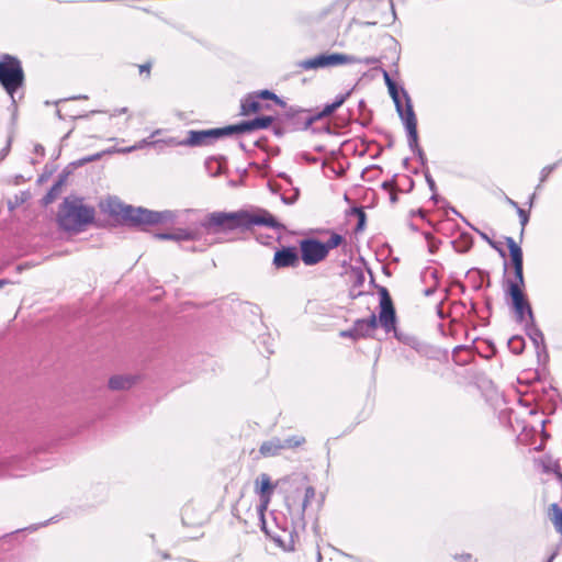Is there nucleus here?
I'll return each mask as SVG.
<instances>
[{
  "label": "nucleus",
  "instance_id": "1",
  "mask_svg": "<svg viewBox=\"0 0 562 562\" xmlns=\"http://www.w3.org/2000/svg\"><path fill=\"white\" fill-rule=\"evenodd\" d=\"M263 225L272 228H281L276 218L266 210L257 213L248 211L237 212H213L205 216L198 226L181 228L173 233L175 240H201L204 233H218L235 229H249L252 226Z\"/></svg>",
  "mask_w": 562,
  "mask_h": 562
},
{
  "label": "nucleus",
  "instance_id": "2",
  "mask_svg": "<svg viewBox=\"0 0 562 562\" xmlns=\"http://www.w3.org/2000/svg\"><path fill=\"white\" fill-rule=\"evenodd\" d=\"M315 495V488L311 485L296 486L293 493L286 495L285 505L291 516L290 526L283 514L274 510L270 513L272 522H268V526L271 528V532L266 535L284 551L295 549L299 539L296 529L305 527L304 513Z\"/></svg>",
  "mask_w": 562,
  "mask_h": 562
},
{
  "label": "nucleus",
  "instance_id": "3",
  "mask_svg": "<svg viewBox=\"0 0 562 562\" xmlns=\"http://www.w3.org/2000/svg\"><path fill=\"white\" fill-rule=\"evenodd\" d=\"M380 295L379 318L375 314H371L368 318H359L353 322L356 335L360 338L372 337L378 323L386 334L391 331L396 334V314L390 294L385 288H381Z\"/></svg>",
  "mask_w": 562,
  "mask_h": 562
},
{
  "label": "nucleus",
  "instance_id": "4",
  "mask_svg": "<svg viewBox=\"0 0 562 562\" xmlns=\"http://www.w3.org/2000/svg\"><path fill=\"white\" fill-rule=\"evenodd\" d=\"M94 214V209L83 204L82 199L67 196L59 206L57 222L64 231L80 232L93 221Z\"/></svg>",
  "mask_w": 562,
  "mask_h": 562
},
{
  "label": "nucleus",
  "instance_id": "5",
  "mask_svg": "<svg viewBox=\"0 0 562 562\" xmlns=\"http://www.w3.org/2000/svg\"><path fill=\"white\" fill-rule=\"evenodd\" d=\"M25 82L24 70L19 58L3 54L0 56V86L11 99V108L16 111L15 95Z\"/></svg>",
  "mask_w": 562,
  "mask_h": 562
},
{
  "label": "nucleus",
  "instance_id": "6",
  "mask_svg": "<svg viewBox=\"0 0 562 562\" xmlns=\"http://www.w3.org/2000/svg\"><path fill=\"white\" fill-rule=\"evenodd\" d=\"M505 241L509 249L515 274L514 279L507 280L506 293L510 296L514 307L527 302L522 291L525 285L522 250L513 237H505Z\"/></svg>",
  "mask_w": 562,
  "mask_h": 562
},
{
  "label": "nucleus",
  "instance_id": "7",
  "mask_svg": "<svg viewBox=\"0 0 562 562\" xmlns=\"http://www.w3.org/2000/svg\"><path fill=\"white\" fill-rule=\"evenodd\" d=\"M121 215L124 221L134 226L156 225L162 223H173L178 216L177 211H150L143 207H133L131 205L122 206Z\"/></svg>",
  "mask_w": 562,
  "mask_h": 562
},
{
  "label": "nucleus",
  "instance_id": "8",
  "mask_svg": "<svg viewBox=\"0 0 562 562\" xmlns=\"http://www.w3.org/2000/svg\"><path fill=\"white\" fill-rule=\"evenodd\" d=\"M314 122L315 116L307 110L290 106L277 119V123L273 125L272 130L277 136H282L286 133L304 131Z\"/></svg>",
  "mask_w": 562,
  "mask_h": 562
},
{
  "label": "nucleus",
  "instance_id": "9",
  "mask_svg": "<svg viewBox=\"0 0 562 562\" xmlns=\"http://www.w3.org/2000/svg\"><path fill=\"white\" fill-rule=\"evenodd\" d=\"M357 61V57L342 53L319 54L312 58L301 60L299 67L304 70L337 67L341 65H351Z\"/></svg>",
  "mask_w": 562,
  "mask_h": 562
},
{
  "label": "nucleus",
  "instance_id": "10",
  "mask_svg": "<svg viewBox=\"0 0 562 562\" xmlns=\"http://www.w3.org/2000/svg\"><path fill=\"white\" fill-rule=\"evenodd\" d=\"M255 483H256L257 493H258L259 499H260V503L257 507V512L259 514L261 530L265 533L270 535L271 528L268 526V520L265 516V512L267 510V508L271 502V496L273 493L274 485L271 483V479L267 473H261L256 479Z\"/></svg>",
  "mask_w": 562,
  "mask_h": 562
},
{
  "label": "nucleus",
  "instance_id": "11",
  "mask_svg": "<svg viewBox=\"0 0 562 562\" xmlns=\"http://www.w3.org/2000/svg\"><path fill=\"white\" fill-rule=\"evenodd\" d=\"M231 135H234L233 125L202 131L191 130L188 132V137L184 143L188 144L189 147H201L211 145L217 139Z\"/></svg>",
  "mask_w": 562,
  "mask_h": 562
},
{
  "label": "nucleus",
  "instance_id": "12",
  "mask_svg": "<svg viewBox=\"0 0 562 562\" xmlns=\"http://www.w3.org/2000/svg\"><path fill=\"white\" fill-rule=\"evenodd\" d=\"M301 259L306 266H314L323 261L328 254L325 245L314 238H305L300 241Z\"/></svg>",
  "mask_w": 562,
  "mask_h": 562
},
{
  "label": "nucleus",
  "instance_id": "13",
  "mask_svg": "<svg viewBox=\"0 0 562 562\" xmlns=\"http://www.w3.org/2000/svg\"><path fill=\"white\" fill-rule=\"evenodd\" d=\"M407 120L405 130L407 133V143L409 149L417 156L420 165L426 170L427 167V158L424 150L418 145V133H417V119L413 116L412 113H407Z\"/></svg>",
  "mask_w": 562,
  "mask_h": 562
},
{
  "label": "nucleus",
  "instance_id": "14",
  "mask_svg": "<svg viewBox=\"0 0 562 562\" xmlns=\"http://www.w3.org/2000/svg\"><path fill=\"white\" fill-rule=\"evenodd\" d=\"M387 89H389V93L395 104L396 112L405 126L406 120H407V116H406L407 113H412L413 116H416L414 109H413L411 97L408 95V93L405 89H402V94L405 99V106H404L401 101L400 92H398L396 83L389 86Z\"/></svg>",
  "mask_w": 562,
  "mask_h": 562
},
{
  "label": "nucleus",
  "instance_id": "15",
  "mask_svg": "<svg viewBox=\"0 0 562 562\" xmlns=\"http://www.w3.org/2000/svg\"><path fill=\"white\" fill-rule=\"evenodd\" d=\"M273 265L276 268H295L300 265V257L294 247H283L277 250L273 256Z\"/></svg>",
  "mask_w": 562,
  "mask_h": 562
},
{
  "label": "nucleus",
  "instance_id": "16",
  "mask_svg": "<svg viewBox=\"0 0 562 562\" xmlns=\"http://www.w3.org/2000/svg\"><path fill=\"white\" fill-rule=\"evenodd\" d=\"M525 330L536 348L537 356L540 357L541 353H544L547 356L544 335L541 331V329L536 325L535 319L526 322Z\"/></svg>",
  "mask_w": 562,
  "mask_h": 562
},
{
  "label": "nucleus",
  "instance_id": "17",
  "mask_svg": "<svg viewBox=\"0 0 562 562\" xmlns=\"http://www.w3.org/2000/svg\"><path fill=\"white\" fill-rule=\"evenodd\" d=\"M272 122H273L272 116L256 117L254 120L245 121V122L233 125V131H234V134L248 133V132L256 131V130L267 128L268 126H270L272 124Z\"/></svg>",
  "mask_w": 562,
  "mask_h": 562
},
{
  "label": "nucleus",
  "instance_id": "18",
  "mask_svg": "<svg viewBox=\"0 0 562 562\" xmlns=\"http://www.w3.org/2000/svg\"><path fill=\"white\" fill-rule=\"evenodd\" d=\"M263 109L261 101L255 93L248 94L246 98L241 100L240 103V114L249 115L250 113H257Z\"/></svg>",
  "mask_w": 562,
  "mask_h": 562
},
{
  "label": "nucleus",
  "instance_id": "19",
  "mask_svg": "<svg viewBox=\"0 0 562 562\" xmlns=\"http://www.w3.org/2000/svg\"><path fill=\"white\" fill-rule=\"evenodd\" d=\"M282 450L281 439L277 437L263 441L259 448L260 454L265 458L278 456Z\"/></svg>",
  "mask_w": 562,
  "mask_h": 562
},
{
  "label": "nucleus",
  "instance_id": "20",
  "mask_svg": "<svg viewBox=\"0 0 562 562\" xmlns=\"http://www.w3.org/2000/svg\"><path fill=\"white\" fill-rule=\"evenodd\" d=\"M423 280H424V282L429 284L424 290V295L425 296L432 295L436 292L437 286L439 284L438 271L436 269H432V268H427L423 272Z\"/></svg>",
  "mask_w": 562,
  "mask_h": 562
},
{
  "label": "nucleus",
  "instance_id": "21",
  "mask_svg": "<svg viewBox=\"0 0 562 562\" xmlns=\"http://www.w3.org/2000/svg\"><path fill=\"white\" fill-rule=\"evenodd\" d=\"M135 383L132 375H114L109 380V387L114 391L127 390Z\"/></svg>",
  "mask_w": 562,
  "mask_h": 562
},
{
  "label": "nucleus",
  "instance_id": "22",
  "mask_svg": "<svg viewBox=\"0 0 562 562\" xmlns=\"http://www.w3.org/2000/svg\"><path fill=\"white\" fill-rule=\"evenodd\" d=\"M513 308L515 312L516 321L518 323H522L525 321L530 322L535 319L532 308L528 301L519 304V306H514Z\"/></svg>",
  "mask_w": 562,
  "mask_h": 562
},
{
  "label": "nucleus",
  "instance_id": "23",
  "mask_svg": "<svg viewBox=\"0 0 562 562\" xmlns=\"http://www.w3.org/2000/svg\"><path fill=\"white\" fill-rule=\"evenodd\" d=\"M161 133V130H156L154 131L149 137L147 138H144L139 142H137L136 144H134L133 146H130V147H125V148H121V149H117L119 153H123V154H126V153H132L134 150H139V149H143L147 146H151L155 144V136L156 135H159Z\"/></svg>",
  "mask_w": 562,
  "mask_h": 562
},
{
  "label": "nucleus",
  "instance_id": "24",
  "mask_svg": "<svg viewBox=\"0 0 562 562\" xmlns=\"http://www.w3.org/2000/svg\"><path fill=\"white\" fill-rule=\"evenodd\" d=\"M508 348L515 355L521 353L525 348V339L521 336L512 337L508 340Z\"/></svg>",
  "mask_w": 562,
  "mask_h": 562
},
{
  "label": "nucleus",
  "instance_id": "25",
  "mask_svg": "<svg viewBox=\"0 0 562 562\" xmlns=\"http://www.w3.org/2000/svg\"><path fill=\"white\" fill-rule=\"evenodd\" d=\"M63 183H64V180L59 179L57 182H55L52 186L49 191L44 196L45 204H48V203L53 202L57 198V195L59 194V192L61 190Z\"/></svg>",
  "mask_w": 562,
  "mask_h": 562
},
{
  "label": "nucleus",
  "instance_id": "26",
  "mask_svg": "<svg viewBox=\"0 0 562 562\" xmlns=\"http://www.w3.org/2000/svg\"><path fill=\"white\" fill-rule=\"evenodd\" d=\"M351 213L355 214L358 220L357 226L355 228L356 233L362 232L364 229L366 220H367L366 212L361 207H353L351 210Z\"/></svg>",
  "mask_w": 562,
  "mask_h": 562
},
{
  "label": "nucleus",
  "instance_id": "27",
  "mask_svg": "<svg viewBox=\"0 0 562 562\" xmlns=\"http://www.w3.org/2000/svg\"><path fill=\"white\" fill-rule=\"evenodd\" d=\"M305 442V438L303 436H291L284 440H281V445L283 449L297 448Z\"/></svg>",
  "mask_w": 562,
  "mask_h": 562
},
{
  "label": "nucleus",
  "instance_id": "28",
  "mask_svg": "<svg viewBox=\"0 0 562 562\" xmlns=\"http://www.w3.org/2000/svg\"><path fill=\"white\" fill-rule=\"evenodd\" d=\"M256 97L261 101L263 100H273L277 104L281 105L282 108H285V102L281 100L276 93L269 91V90H261L258 93H255Z\"/></svg>",
  "mask_w": 562,
  "mask_h": 562
},
{
  "label": "nucleus",
  "instance_id": "29",
  "mask_svg": "<svg viewBox=\"0 0 562 562\" xmlns=\"http://www.w3.org/2000/svg\"><path fill=\"white\" fill-rule=\"evenodd\" d=\"M344 238L341 235L337 233H333L330 237L327 239V241L323 243L326 248V252L329 254V251L336 247H338L342 243Z\"/></svg>",
  "mask_w": 562,
  "mask_h": 562
},
{
  "label": "nucleus",
  "instance_id": "30",
  "mask_svg": "<svg viewBox=\"0 0 562 562\" xmlns=\"http://www.w3.org/2000/svg\"><path fill=\"white\" fill-rule=\"evenodd\" d=\"M559 166H560V165H559V162H558V161H555V162H553V164H551V165H548V166H546V167H543V168L541 169V171H540V182H539V184L537 186V189H540L541 184H542L543 182H546V181H547V179L549 178V176H550V175H551V173H552V172H553V171H554Z\"/></svg>",
  "mask_w": 562,
  "mask_h": 562
},
{
  "label": "nucleus",
  "instance_id": "31",
  "mask_svg": "<svg viewBox=\"0 0 562 562\" xmlns=\"http://www.w3.org/2000/svg\"><path fill=\"white\" fill-rule=\"evenodd\" d=\"M424 176H425V179H426L429 190L432 192L431 200L437 202L438 195L436 193L437 192L436 182L432 179L428 168H426V170H424Z\"/></svg>",
  "mask_w": 562,
  "mask_h": 562
},
{
  "label": "nucleus",
  "instance_id": "32",
  "mask_svg": "<svg viewBox=\"0 0 562 562\" xmlns=\"http://www.w3.org/2000/svg\"><path fill=\"white\" fill-rule=\"evenodd\" d=\"M551 512V520L553 522V526H558L560 522H562V509L557 503L551 504L550 506Z\"/></svg>",
  "mask_w": 562,
  "mask_h": 562
},
{
  "label": "nucleus",
  "instance_id": "33",
  "mask_svg": "<svg viewBox=\"0 0 562 562\" xmlns=\"http://www.w3.org/2000/svg\"><path fill=\"white\" fill-rule=\"evenodd\" d=\"M551 512V520L553 522V526H558L560 522H562V509L557 503L551 504L550 506Z\"/></svg>",
  "mask_w": 562,
  "mask_h": 562
},
{
  "label": "nucleus",
  "instance_id": "34",
  "mask_svg": "<svg viewBox=\"0 0 562 562\" xmlns=\"http://www.w3.org/2000/svg\"><path fill=\"white\" fill-rule=\"evenodd\" d=\"M475 231L477 232V234L480 235V237H481L483 240H485V241H486V243H487L492 248H494L495 250H497V251H498V254H499V256H501V257H503V258H504V257L506 256V254H505L504 249L499 248V247L497 246L496 241H494L492 238H490V237L487 236V234H485L484 232H481V231H479V229H475Z\"/></svg>",
  "mask_w": 562,
  "mask_h": 562
},
{
  "label": "nucleus",
  "instance_id": "35",
  "mask_svg": "<svg viewBox=\"0 0 562 562\" xmlns=\"http://www.w3.org/2000/svg\"><path fill=\"white\" fill-rule=\"evenodd\" d=\"M338 108L336 106V104L333 102V103H329V104H326L324 106V109L316 113V114H313V116H315V121L318 120V119H322L324 116H328L330 115L331 113H334Z\"/></svg>",
  "mask_w": 562,
  "mask_h": 562
},
{
  "label": "nucleus",
  "instance_id": "36",
  "mask_svg": "<svg viewBox=\"0 0 562 562\" xmlns=\"http://www.w3.org/2000/svg\"><path fill=\"white\" fill-rule=\"evenodd\" d=\"M517 214L519 216V221H520V225H521V233L520 234L522 235L524 232H525V226L529 222V213L520 207V209H518Z\"/></svg>",
  "mask_w": 562,
  "mask_h": 562
},
{
  "label": "nucleus",
  "instance_id": "37",
  "mask_svg": "<svg viewBox=\"0 0 562 562\" xmlns=\"http://www.w3.org/2000/svg\"><path fill=\"white\" fill-rule=\"evenodd\" d=\"M164 140L166 143L167 148L168 147H177V146H188V144L184 143L186 139H178L176 137H168V138H165Z\"/></svg>",
  "mask_w": 562,
  "mask_h": 562
},
{
  "label": "nucleus",
  "instance_id": "38",
  "mask_svg": "<svg viewBox=\"0 0 562 562\" xmlns=\"http://www.w3.org/2000/svg\"><path fill=\"white\" fill-rule=\"evenodd\" d=\"M379 63V59L376 57H366V58H357V61L355 64H364L368 66H374Z\"/></svg>",
  "mask_w": 562,
  "mask_h": 562
},
{
  "label": "nucleus",
  "instance_id": "39",
  "mask_svg": "<svg viewBox=\"0 0 562 562\" xmlns=\"http://www.w3.org/2000/svg\"><path fill=\"white\" fill-rule=\"evenodd\" d=\"M340 336L341 337H347V338H352L355 340L360 339V337H358V335H356L355 325H352V327L350 329H348V330H342L340 333Z\"/></svg>",
  "mask_w": 562,
  "mask_h": 562
},
{
  "label": "nucleus",
  "instance_id": "40",
  "mask_svg": "<svg viewBox=\"0 0 562 562\" xmlns=\"http://www.w3.org/2000/svg\"><path fill=\"white\" fill-rule=\"evenodd\" d=\"M153 147L157 150V153H164L167 149L164 139H155V144L153 145Z\"/></svg>",
  "mask_w": 562,
  "mask_h": 562
},
{
  "label": "nucleus",
  "instance_id": "41",
  "mask_svg": "<svg viewBox=\"0 0 562 562\" xmlns=\"http://www.w3.org/2000/svg\"><path fill=\"white\" fill-rule=\"evenodd\" d=\"M457 562H477L475 559L472 558L471 554L465 553L461 555L456 557Z\"/></svg>",
  "mask_w": 562,
  "mask_h": 562
},
{
  "label": "nucleus",
  "instance_id": "42",
  "mask_svg": "<svg viewBox=\"0 0 562 562\" xmlns=\"http://www.w3.org/2000/svg\"><path fill=\"white\" fill-rule=\"evenodd\" d=\"M349 94H350V92L337 95L335 101H334L336 106L339 108L346 101V99L349 97Z\"/></svg>",
  "mask_w": 562,
  "mask_h": 562
},
{
  "label": "nucleus",
  "instance_id": "43",
  "mask_svg": "<svg viewBox=\"0 0 562 562\" xmlns=\"http://www.w3.org/2000/svg\"><path fill=\"white\" fill-rule=\"evenodd\" d=\"M158 239L175 240L173 233H160L155 235Z\"/></svg>",
  "mask_w": 562,
  "mask_h": 562
},
{
  "label": "nucleus",
  "instance_id": "44",
  "mask_svg": "<svg viewBox=\"0 0 562 562\" xmlns=\"http://www.w3.org/2000/svg\"><path fill=\"white\" fill-rule=\"evenodd\" d=\"M382 75H383V79H384L386 87L395 83L393 81V79L391 78L390 74L385 69H382Z\"/></svg>",
  "mask_w": 562,
  "mask_h": 562
},
{
  "label": "nucleus",
  "instance_id": "45",
  "mask_svg": "<svg viewBox=\"0 0 562 562\" xmlns=\"http://www.w3.org/2000/svg\"><path fill=\"white\" fill-rule=\"evenodd\" d=\"M445 299H446V296H445L443 299H441V300L439 301V303L437 304V306H436L437 315H438V317H440V318H445V317H446V315H445V313H443V311H442V305H443V301H445Z\"/></svg>",
  "mask_w": 562,
  "mask_h": 562
},
{
  "label": "nucleus",
  "instance_id": "46",
  "mask_svg": "<svg viewBox=\"0 0 562 562\" xmlns=\"http://www.w3.org/2000/svg\"><path fill=\"white\" fill-rule=\"evenodd\" d=\"M382 188L386 191H393L395 190V182L393 180L391 181H384L382 183Z\"/></svg>",
  "mask_w": 562,
  "mask_h": 562
},
{
  "label": "nucleus",
  "instance_id": "47",
  "mask_svg": "<svg viewBox=\"0 0 562 562\" xmlns=\"http://www.w3.org/2000/svg\"><path fill=\"white\" fill-rule=\"evenodd\" d=\"M299 198V190L296 189L293 196H291L290 199L288 198H282L283 202L286 203V204H293Z\"/></svg>",
  "mask_w": 562,
  "mask_h": 562
},
{
  "label": "nucleus",
  "instance_id": "48",
  "mask_svg": "<svg viewBox=\"0 0 562 562\" xmlns=\"http://www.w3.org/2000/svg\"><path fill=\"white\" fill-rule=\"evenodd\" d=\"M139 71H140V74L146 72L147 75H149V72H150V64L146 63V64L140 65L139 66Z\"/></svg>",
  "mask_w": 562,
  "mask_h": 562
},
{
  "label": "nucleus",
  "instance_id": "49",
  "mask_svg": "<svg viewBox=\"0 0 562 562\" xmlns=\"http://www.w3.org/2000/svg\"><path fill=\"white\" fill-rule=\"evenodd\" d=\"M127 111H128V110H127V108H125V106H124V108H121V109H115V110H114V113H113L112 115H113V116H116V115L125 114V113H127Z\"/></svg>",
  "mask_w": 562,
  "mask_h": 562
},
{
  "label": "nucleus",
  "instance_id": "50",
  "mask_svg": "<svg viewBox=\"0 0 562 562\" xmlns=\"http://www.w3.org/2000/svg\"><path fill=\"white\" fill-rule=\"evenodd\" d=\"M390 201H391L392 204L397 202V195H396L395 190L390 191Z\"/></svg>",
  "mask_w": 562,
  "mask_h": 562
},
{
  "label": "nucleus",
  "instance_id": "51",
  "mask_svg": "<svg viewBox=\"0 0 562 562\" xmlns=\"http://www.w3.org/2000/svg\"><path fill=\"white\" fill-rule=\"evenodd\" d=\"M507 202L510 206H513L514 209H516V211H518V209H520V206L518 205V203L509 198H507Z\"/></svg>",
  "mask_w": 562,
  "mask_h": 562
},
{
  "label": "nucleus",
  "instance_id": "52",
  "mask_svg": "<svg viewBox=\"0 0 562 562\" xmlns=\"http://www.w3.org/2000/svg\"><path fill=\"white\" fill-rule=\"evenodd\" d=\"M405 180L408 182V190L411 191L414 187V181L409 177H405Z\"/></svg>",
  "mask_w": 562,
  "mask_h": 562
},
{
  "label": "nucleus",
  "instance_id": "53",
  "mask_svg": "<svg viewBox=\"0 0 562 562\" xmlns=\"http://www.w3.org/2000/svg\"><path fill=\"white\" fill-rule=\"evenodd\" d=\"M11 281L8 279H0V289H2L4 285L10 284Z\"/></svg>",
  "mask_w": 562,
  "mask_h": 562
},
{
  "label": "nucleus",
  "instance_id": "54",
  "mask_svg": "<svg viewBox=\"0 0 562 562\" xmlns=\"http://www.w3.org/2000/svg\"><path fill=\"white\" fill-rule=\"evenodd\" d=\"M35 150H36V153H38V154H42V155L44 154V147H43V146H41V145H37V146L35 147Z\"/></svg>",
  "mask_w": 562,
  "mask_h": 562
},
{
  "label": "nucleus",
  "instance_id": "55",
  "mask_svg": "<svg viewBox=\"0 0 562 562\" xmlns=\"http://www.w3.org/2000/svg\"><path fill=\"white\" fill-rule=\"evenodd\" d=\"M554 528H555V530H557L559 533H561V535H562V521H561L558 526H555Z\"/></svg>",
  "mask_w": 562,
  "mask_h": 562
},
{
  "label": "nucleus",
  "instance_id": "56",
  "mask_svg": "<svg viewBox=\"0 0 562 562\" xmlns=\"http://www.w3.org/2000/svg\"><path fill=\"white\" fill-rule=\"evenodd\" d=\"M535 196H536V194L533 193V194L530 196V199H529V206H530V207H531V206H532V204H533Z\"/></svg>",
  "mask_w": 562,
  "mask_h": 562
},
{
  "label": "nucleus",
  "instance_id": "57",
  "mask_svg": "<svg viewBox=\"0 0 562 562\" xmlns=\"http://www.w3.org/2000/svg\"><path fill=\"white\" fill-rule=\"evenodd\" d=\"M189 250H191V251H202V250H204V248H195V247H192V248H190Z\"/></svg>",
  "mask_w": 562,
  "mask_h": 562
},
{
  "label": "nucleus",
  "instance_id": "58",
  "mask_svg": "<svg viewBox=\"0 0 562 562\" xmlns=\"http://www.w3.org/2000/svg\"><path fill=\"white\" fill-rule=\"evenodd\" d=\"M555 555H557V553L551 554V557H549V559H548V561H547V562H552V561H553V559L555 558Z\"/></svg>",
  "mask_w": 562,
  "mask_h": 562
},
{
  "label": "nucleus",
  "instance_id": "59",
  "mask_svg": "<svg viewBox=\"0 0 562 562\" xmlns=\"http://www.w3.org/2000/svg\"><path fill=\"white\" fill-rule=\"evenodd\" d=\"M56 113H57V115H58L60 119H63V115H61V111H60V110H57V111H56Z\"/></svg>",
  "mask_w": 562,
  "mask_h": 562
},
{
  "label": "nucleus",
  "instance_id": "60",
  "mask_svg": "<svg viewBox=\"0 0 562 562\" xmlns=\"http://www.w3.org/2000/svg\"><path fill=\"white\" fill-rule=\"evenodd\" d=\"M98 156H99V155H95V156H93V157L88 158L87 160H88V161H92V160H93L94 158H97Z\"/></svg>",
  "mask_w": 562,
  "mask_h": 562
},
{
  "label": "nucleus",
  "instance_id": "61",
  "mask_svg": "<svg viewBox=\"0 0 562 562\" xmlns=\"http://www.w3.org/2000/svg\"><path fill=\"white\" fill-rule=\"evenodd\" d=\"M162 558H164V559H168V558H169V554H167V553H162Z\"/></svg>",
  "mask_w": 562,
  "mask_h": 562
},
{
  "label": "nucleus",
  "instance_id": "62",
  "mask_svg": "<svg viewBox=\"0 0 562 562\" xmlns=\"http://www.w3.org/2000/svg\"><path fill=\"white\" fill-rule=\"evenodd\" d=\"M558 162H559V165H561V164H562V158H561V159H559V160H558Z\"/></svg>",
  "mask_w": 562,
  "mask_h": 562
}]
</instances>
